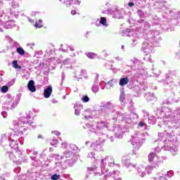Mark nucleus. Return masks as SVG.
Segmentation results:
<instances>
[{
    "instance_id": "1",
    "label": "nucleus",
    "mask_w": 180,
    "mask_h": 180,
    "mask_svg": "<svg viewBox=\"0 0 180 180\" xmlns=\"http://www.w3.org/2000/svg\"><path fill=\"white\" fill-rule=\"evenodd\" d=\"M155 112L158 119H162L158 124V127L165 129V134L158 133V141H161V139L165 137V146L162 148L178 151L180 143V108L172 112L171 108L162 106L157 108Z\"/></svg>"
},
{
    "instance_id": "2",
    "label": "nucleus",
    "mask_w": 180,
    "mask_h": 180,
    "mask_svg": "<svg viewBox=\"0 0 180 180\" xmlns=\"http://www.w3.org/2000/svg\"><path fill=\"white\" fill-rule=\"evenodd\" d=\"M108 127L109 122L106 121L97 122L96 123V129L95 126L91 124H86V127H84V129H89L90 131L94 133L96 136L100 137L99 141H96L90 146L92 150H96V151H102V146L101 144L104 143L106 139H109V135L108 134Z\"/></svg>"
},
{
    "instance_id": "3",
    "label": "nucleus",
    "mask_w": 180,
    "mask_h": 180,
    "mask_svg": "<svg viewBox=\"0 0 180 180\" xmlns=\"http://www.w3.org/2000/svg\"><path fill=\"white\" fill-rule=\"evenodd\" d=\"M145 41L142 44L141 49V51L147 56L151 53H154V47H157V44L161 43V36H160V31L153 30L148 31L146 37H143Z\"/></svg>"
},
{
    "instance_id": "4",
    "label": "nucleus",
    "mask_w": 180,
    "mask_h": 180,
    "mask_svg": "<svg viewBox=\"0 0 180 180\" xmlns=\"http://www.w3.org/2000/svg\"><path fill=\"white\" fill-rule=\"evenodd\" d=\"M23 130L17 129V131L9 134L8 137V141L10 148L15 151V154L18 155L19 158L22 157V152L19 150V144L21 146L23 144L22 142V136L23 134Z\"/></svg>"
},
{
    "instance_id": "5",
    "label": "nucleus",
    "mask_w": 180,
    "mask_h": 180,
    "mask_svg": "<svg viewBox=\"0 0 180 180\" xmlns=\"http://www.w3.org/2000/svg\"><path fill=\"white\" fill-rule=\"evenodd\" d=\"M137 119H139V115L136 112L128 114L127 112L122 113L117 111L111 117V121L112 123H120V122H124L125 123H128V124H136V123H137Z\"/></svg>"
},
{
    "instance_id": "6",
    "label": "nucleus",
    "mask_w": 180,
    "mask_h": 180,
    "mask_svg": "<svg viewBox=\"0 0 180 180\" xmlns=\"http://www.w3.org/2000/svg\"><path fill=\"white\" fill-rule=\"evenodd\" d=\"M32 116H30V112H25V115H22L20 118L13 121V124L15 129L18 130H23V133L27 130L26 126H28L30 128L36 129V123L30 121Z\"/></svg>"
},
{
    "instance_id": "7",
    "label": "nucleus",
    "mask_w": 180,
    "mask_h": 180,
    "mask_svg": "<svg viewBox=\"0 0 180 180\" xmlns=\"http://www.w3.org/2000/svg\"><path fill=\"white\" fill-rule=\"evenodd\" d=\"M116 108V105L113 103L112 101L109 102H103L101 105V116H104V117H108L109 116H111V118L112 116H115V111H113V109ZM110 118V120L112 119Z\"/></svg>"
},
{
    "instance_id": "8",
    "label": "nucleus",
    "mask_w": 180,
    "mask_h": 180,
    "mask_svg": "<svg viewBox=\"0 0 180 180\" xmlns=\"http://www.w3.org/2000/svg\"><path fill=\"white\" fill-rule=\"evenodd\" d=\"M106 165H108V167H114L115 165V160H113V158L106 156L105 158L101 160V175H104L103 176V180H107L108 176L109 175V169L106 168Z\"/></svg>"
},
{
    "instance_id": "9",
    "label": "nucleus",
    "mask_w": 180,
    "mask_h": 180,
    "mask_svg": "<svg viewBox=\"0 0 180 180\" xmlns=\"http://www.w3.org/2000/svg\"><path fill=\"white\" fill-rule=\"evenodd\" d=\"M166 13H163L162 19L157 16L153 17V26H159V27H161L162 30H167L168 32L169 30V27H168V21L166 22Z\"/></svg>"
},
{
    "instance_id": "10",
    "label": "nucleus",
    "mask_w": 180,
    "mask_h": 180,
    "mask_svg": "<svg viewBox=\"0 0 180 180\" xmlns=\"http://www.w3.org/2000/svg\"><path fill=\"white\" fill-rule=\"evenodd\" d=\"M138 23L139 24V27H138V32L141 33L140 37H141V36H143V37H147V34L148 33V32L152 31L150 30L151 27V24L144 20H140Z\"/></svg>"
},
{
    "instance_id": "11",
    "label": "nucleus",
    "mask_w": 180,
    "mask_h": 180,
    "mask_svg": "<svg viewBox=\"0 0 180 180\" xmlns=\"http://www.w3.org/2000/svg\"><path fill=\"white\" fill-rule=\"evenodd\" d=\"M105 12L109 15H112L114 19H123V10L118 8L116 6L109 8Z\"/></svg>"
},
{
    "instance_id": "12",
    "label": "nucleus",
    "mask_w": 180,
    "mask_h": 180,
    "mask_svg": "<svg viewBox=\"0 0 180 180\" xmlns=\"http://www.w3.org/2000/svg\"><path fill=\"white\" fill-rule=\"evenodd\" d=\"M131 144L134 148H139L141 147V144L144 143V139L143 138H140L138 134H136L135 136H131Z\"/></svg>"
},
{
    "instance_id": "13",
    "label": "nucleus",
    "mask_w": 180,
    "mask_h": 180,
    "mask_svg": "<svg viewBox=\"0 0 180 180\" xmlns=\"http://www.w3.org/2000/svg\"><path fill=\"white\" fill-rule=\"evenodd\" d=\"M112 131L115 133L116 139H122V137H123V134H124L123 127L120 124L114 126Z\"/></svg>"
},
{
    "instance_id": "14",
    "label": "nucleus",
    "mask_w": 180,
    "mask_h": 180,
    "mask_svg": "<svg viewBox=\"0 0 180 180\" xmlns=\"http://www.w3.org/2000/svg\"><path fill=\"white\" fill-rule=\"evenodd\" d=\"M155 2V6L160 11H167L168 6H167V0H153Z\"/></svg>"
},
{
    "instance_id": "15",
    "label": "nucleus",
    "mask_w": 180,
    "mask_h": 180,
    "mask_svg": "<svg viewBox=\"0 0 180 180\" xmlns=\"http://www.w3.org/2000/svg\"><path fill=\"white\" fill-rule=\"evenodd\" d=\"M174 176V171L169 170L167 172L166 174L164 176L160 174V173L157 174L156 176L153 178L155 180H168L167 178H172Z\"/></svg>"
},
{
    "instance_id": "16",
    "label": "nucleus",
    "mask_w": 180,
    "mask_h": 180,
    "mask_svg": "<svg viewBox=\"0 0 180 180\" xmlns=\"http://www.w3.org/2000/svg\"><path fill=\"white\" fill-rule=\"evenodd\" d=\"M60 2L62 4H64L67 8H70L72 4H75V5H81V1L80 0H59Z\"/></svg>"
},
{
    "instance_id": "17",
    "label": "nucleus",
    "mask_w": 180,
    "mask_h": 180,
    "mask_svg": "<svg viewBox=\"0 0 180 180\" xmlns=\"http://www.w3.org/2000/svg\"><path fill=\"white\" fill-rule=\"evenodd\" d=\"M5 99H7V108L8 109H15L18 105L15 103V101L12 102V96L11 94H7L5 97Z\"/></svg>"
},
{
    "instance_id": "18",
    "label": "nucleus",
    "mask_w": 180,
    "mask_h": 180,
    "mask_svg": "<svg viewBox=\"0 0 180 180\" xmlns=\"http://www.w3.org/2000/svg\"><path fill=\"white\" fill-rule=\"evenodd\" d=\"M165 78L167 81H170V79H174L175 77H176V70H169L167 73L165 75Z\"/></svg>"
},
{
    "instance_id": "19",
    "label": "nucleus",
    "mask_w": 180,
    "mask_h": 180,
    "mask_svg": "<svg viewBox=\"0 0 180 180\" xmlns=\"http://www.w3.org/2000/svg\"><path fill=\"white\" fill-rule=\"evenodd\" d=\"M51 94H53V87L51 86H47L44 90V98H47L51 96Z\"/></svg>"
},
{
    "instance_id": "20",
    "label": "nucleus",
    "mask_w": 180,
    "mask_h": 180,
    "mask_svg": "<svg viewBox=\"0 0 180 180\" xmlns=\"http://www.w3.org/2000/svg\"><path fill=\"white\" fill-rule=\"evenodd\" d=\"M145 98L148 102H155L157 101V98H155V95L153 93H148L145 96Z\"/></svg>"
},
{
    "instance_id": "21",
    "label": "nucleus",
    "mask_w": 180,
    "mask_h": 180,
    "mask_svg": "<svg viewBox=\"0 0 180 180\" xmlns=\"http://www.w3.org/2000/svg\"><path fill=\"white\" fill-rule=\"evenodd\" d=\"M27 89L30 92H36V86L34 85V80H30L27 83Z\"/></svg>"
},
{
    "instance_id": "22",
    "label": "nucleus",
    "mask_w": 180,
    "mask_h": 180,
    "mask_svg": "<svg viewBox=\"0 0 180 180\" xmlns=\"http://www.w3.org/2000/svg\"><path fill=\"white\" fill-rule=\"evenodd\" d=\"M131 61L133 63L134 67H137L135 68L134 70H140V68H141V65H143L141 61L136 58L131 59Z\"/></svg>"
},
{
    "instance_id": "23",
    "label": "nucleus",
    "mask_w": 180,
    "mask_h": 180,
    "mask_svg": "<svg viewBox=\"0 0 180 180\" xmlns=\"http://www.w3.org/2000/svg\"><path fill=\"white\" fill-rule=\"evenodd\" d=\"M120 102L121 105H124V103H126V95L124 94V88L121 89L120 90Z\"/></svg>"
},
{
    "instance_id": "24",
    "label": "nucleus",
    "mask_w": 180,
    "mask_h": 180,
    "mask_svg": "<svg viewBox=\"0 0 180 180\" xmlns=\"http://www.w3.org/2000/svg\"><path fill=\"white\" fill-rule=\"evenodd\" d=\"M137 172L139 176H141V178H144V176L146 175V168H144L143 166H139L137 168Z\"/></svg>"
},
{
    "instance_id": "25",
    "label": "nucleus",
    "mask_w": 180,
    "mask_h": 180,
    "mask_svg": "<svg viewBox=\"0 0 180 180\" xmlns=\"http://www.w3.org/2000/svg\"><path fill=\"white\" fill-rule=\"evenodd\" d=\"M122 34L127 37H131L132 36H134V30L131 29H127L122 32Z\"/></svg>"
},
{
    "instance_id": "26",
    "label": "nucleus",
    "mask_w": 180,
    "mask_h": 180,
    "mask_svg": "<svg viewBox=\"0 0 180 180\" xmlns=\"http://www.w3.org/2000/svg\"><path fill=\"white\" fill-rule=\"evenodd\" d=\"M4 26L5 29H13L16 26V24H15V21L13 20H8L5 22Z\"/></svg>"
},
{
    "instance_id": "27",
    "label": "nucleus",
    "mask_w": 180,
    "mask_h": 180,
    "mask_svg": "<svg viewBox=\"0 0 180 180\" xmlns=\"http://www.w3.org/2000/svg\"><path fill=\"white\" fill-rule=\"evenodd\" d=\"M9 13L12 18H15L18 19L19 17V10L18 9H10Z\"/></svg>"
},
{
    "instance_id": "28",
    "label": "nucleus",
    "mask_w": 180,
    "mask_h": 180,
    "mask_svg": "<svg viewBox=\"0 0 180 180\" xmlns=\"http://www.w3.org/2000/svg\"><path fill=\"white\" fill-rule=\"evenodd\" d=\"M133 91L135 92L136 94H134V96L136 98L140 97V95H141V89L139 86H134L133 87Z\"/></svg>"
},
{
    "instance_id": "29",
    "label": "nucleus",
    "mask_w": 180,
    "mask_h": 180,
    "mask_svg": "<svg viewBox=\"0 0 180 180\" xmlns=\"http://www.w3.org/2000/svg\"><path fill=\"white\" fill-rule=\"evenodd\" d=\"M129 77H122L120 81H119V84L120 85V86H124V85H127L129 84Z\"/></svg>"
},
{
    "instance_id": "30",
    "label": "nucleus",
    "mask_w": 180,
    "mask_h": 180,
    "mask_svg": "<svg viewBox=\"0 0 180 180\" xmlns=\"http://www.w3.org/2000/svg\"><path fill=\"white\" fill-rule=\"evenodd\" d=\"M157 159H158V156H157V155L155 154V153H150L148 155V161L149 162H154V160L155 161H158L157 160Z\"/></svg>"
},
{
    "instance_id": "31",
    "label": "nucleus",
    "mask_w": 180,
    "mask_h": 180,
    "mask_svg": "<svg viewBox=\"0 0 180 180\" xmlns=\"http://www.w3.org/2000/svg\"><path fill=\"white\" fill-rule=\"evenodd\" d=\"M91 91L94 94L99 92V83L94 82V84L91 86Z\"/></svg>"
},
{
    "instance_id": "32",
    "label": "nucleus",
    "mask_w": 180,
    "mask_h": 180,
    "mask_svg": "<svg viewBox=\"0 0 180 180\" xmlns=\"http://www.w3.org/2000/svg\"><path fill=\"white\" fill-rule=\"evenodd\" d=\"M163 144H164V146H162L161 148H160V147H156V148H154L155 151L156 153H160V150H163V151H171L172 153H176V151H178V150L174 151V150H167V149L162 148L165 146V140L163 141Z\"/></svg>"
},
{
    "instance_id": "33",
    "label": "nucleus",
    "mask_w": 180,
    "mask_h": 180,
    "mask_svg": "<svg viewBox=\"0 0 180 180\" xmlns=\"http://www.w3.org/2000/svg\"><path fill=\"white\" fill-rule=\"evenodd\" d=\"M158 160H159L158 161L155 160V165H154L155 168H157V167H160V165L162 164V160H167V157L162 156Z\"/></svg>"
},
{
    "instance_id": "34",
    "label": "nucleus",
    "mask_w": 180,
    "mask_h": 180,
    "mask_svg": "<svg viewBox=\"0 0 180 180\" xmlns=\"http://www.w3.org/2000/svg\"><path fill=\"white\" fill-rule=\"evenodd\" d=\"M113 82H116V79H112L108 82L105 83V89H110L113 86Z\"/></svg>"
},
{
    "instance_id": "35",
    "label": "nucleus",
    "mask_w": 180,
    "mask_h": 180,
    "mask_svg": "<svg viewBox=\"0 0 180 180\" xmlns=\"http://www.w3.org/2000/svg\"><path fill=\"white\" fill-rule=\"evenodd\" d=\"M6 155L8 157V158H10V160H11V161L13 162L16 161V156L13 153V152H7Z\"/></svg>"
},
{
    "instance_id": "36",
    "label": "nucleus",
    "mask_w": 180,
    "mask_h": 180,
    "mask_svg": "<svg viewBox=\"0 0 180 180\" xmlns=\"http://www.w3.org/2000/svg\"><path fill=\"white\" fill-rule=\"evenodd\" d=\"M64 157L65 158H72V157H74V152L71 150H66L64 153Z\"/></svg>"
},
{
    "instance_id": "37",
    "label": "nucleus",
    "mask_w": 180,
    "mask_h": 180,
    "mask_svg": "<svg viewBox=\"0 0 180 180\" xmlns=\"http://www.w3.org/2000/svg\"><path fill=\"white\" fill-rule=\"evenodd\" d=\"M161 75V70L157 68L153 69V77L157 78Z\"/></svg>"
},
{
    "instance_id": "38",
    "label": "nucleus",
    "mask_w": 180,
    "mask_h": 180,
    "mask_svg": "<svg viewBox=\"0 0 180 180\" xmlns=\"http://www.w3.org/2000/svg\"><path fill=\"white\" fill-rule=\"evenodd\" d=\"M95 111H93L91 114L84 115V118L86 120H89V119H95V117H98V116L95 115Z\"/></svg>"
},
{
    "instance_id": "39",
    "label": "nucleus",
    "mask_w": 180,
    "mask_h": 180,
    "mask_svg": "<svg viewBox=\"0 0 180 180\" xmlns=\"http://www.w3.org/2000/svg\"><path fill=\"white\" fill-rule=\"evenodd\" d=\"M136 13L141 19H146V18H147V16H146V13L141 10H138Z\"/></svg>"
},
{
    "instance_id": "40",
    "label": "nucleus",
    "mask_w": 180,
    "mask_h": 180,
    "mask_svg": "<svg viewBox=\"0 0 180 180\" xmlns=\"http://www.w3.org/2000/svg\"><path fill=\"white\" fill-rule=\"evenodd\" d=\"M148 122L149 124H155V123H157V118L155 116H150L148 118Z\"/></svg>"
},
{
    "instance_id": "41",
    "label": "nucleus",
    "mask_w": 180,
    "mask_h": 180,
    "mask_svg": "<svg viewBox=\"0 0 180 180\" xmlns=\"http://www.w3.org/2000/svg\"><path fill=\"white\" fill-rule=\"evenodd\" d=\"M99 23L105 27H108L109 25H108V22L106 21V18L104 17H101L99 21Z\"/></svg>"
},
{
    "instance_id": "42",
    "label": "nucleus",
    "mask_w": 180,
    "mask_h": 180,
    "mask_svg": "<svg viewBox=\"0 0 180 180\" xmlns=\"http://www.w3.org/2000/svg\"><path fill=\"white\" fill-rule=\"evenodd\" d=\"M20 99H22V94L19 93L16 95L14 103L18 106L19 105V102H20Z\"/></svg>"
},
{
    "instance_id": "43",
    "label": "nucleus",
    "mask_w": 180,
    "mask_h": 180,
    "mask_svg": "<svg viewBox=\"0 0 180 180\" xmlns=\"http://www.w3.org/2000/svg\"><path fill=\"white\" fill-rule=\"evenodd\" d=\"M172 82V85H174V86H180V77H177L174 81H170Z\"/></svg>"
},
{
    "instance_id": "44",
    "label": "nucleus",
    "mask_w": 180,
    "mask_h": 180,
    "mask_svg": "<svg viewBox=\"0 0 180 180\" xmlns=\"http://www.w3.org/2000/svg\"><path fill=\"white\" fill-rule=\"evenodd\" d=\"M16 51L20 56H25V49H23V48L19 46L16 49Z\"/></svg>"
},
{
    "instance_id": "45",
    "label": "nucleus",
    "mask_w": 180,
    "mask_h": 180,
    "mask_svg": "<svg viewBox=\"0 0 180 180\" xmlns=\"http://www.w3.org/2000/svg\"><path fill=\"white\" fill-rule=\"evenodd\" d=\"M122 164L127 168H136V165H133L131 163H126L125 162H124V160H122Z\"/></svg>"
},
{
    "instance_id": "46",
    "label": "nucleus",
    "mask_w": 180,
    "mask_h": 180,
    "mask_svg": "<svg viewBox=\"0 0 180 180\" xmlns=\"http://www.w3.org/2000/svg\"><path fill=\"white\" fill-rule=\"evenodd\" d=\"M86 57H88V58H91V59L96 58V53H95L89 52L86 53Z\"/></svg>"
},
{
    "instance_id": "47",
    "label": "nucleus",
    "mask_w": 180,
    "mask_h": 180,
    "mask_svg": "<svg viewBox=\"0 0 180 180\" xmlns=\"http://www.w3.org/2000/svg\"><path fill=\"white\" fill-rule=\"evenodd\" d=\"M13 68H18V70H22V66L18 64V60H13L12 61Z\"/></svg>"
},
{
    "instance_id": "48",
    "label": "nucleus",
    "mask_w": 180,
    "mask_h": 180,
    "mask_svg": "<svg viewBox=\"0 0 180 180\" xmlns=\"http://www.w3.org/2000/svg\"><path fill=\"white\" fill-rule=\"evenodd\" d=\"M87 158H91V160H96V157L95 153H94V152L89 153L87 155Z\"/></svg>"
},
{
    "instance_id": "49",
    "label": "nucleus",
    "mask_w": 180,
    "mask_h": 180,
    "mask_svg": "<svg viewBox=\"0 0 180 180\" xmlns=\"http://www.w3.org/2000/svg\"><path fill=\"white\" fill-rule=\"evenodd\" d=\"M8 91H9V87L7 85L1 87V92H2V94H6Z\"/></svg>"
},
{
    "instance_id": "50",
    "label": "nucleus",
    "mask_w": 180,
    "mask_h": 180,
    "mask_svg": "<svg viewBox=\"0 0 180 180\" xmlns=\"http://www.w3.org/2000/svg\"><path fill=\"white\" fill-rule=\"evenodd\" d=\"M81 101H82L84 103H88V102L90 101V98L87 95H84L81 98Z\"/></svg>"
},
{
    "instance_id": "51",
    "label": "nucleus",
    "mask_w": 180,
    "mask_h": 180,
    "mask_svg": "<svg viewBox=\"0 0 180 180\" xmlns=\"http://www.w3.org/2000/svg\"><path fill=\"white\" fill-rule=\"evenodd\" d=\"M43 23V21L41 20H39L38 22H36V23L34 25V27H38L39 29L43 27V25H41Z\"/></svg>"
},
{
    "instance_id": "52",
    "label": "nucleus",
    "mask_w": 180,
    "mask_h": 180,
    "mask_svg": "<svg viewBox=\"0 0 180 180\" xmlns=\"http://www.w3.org/2000/svg\"><path fill=\"white\" fill-rule=\"evenodd\" d=\"M15 82H16V79H13L12 80H11L7 83L6 86L8 88H11V86H13V85H15Z\"/></svg>"
},
{
    "instance_id": "53",
    "label": "nucleus",
    "mask_w": 180,
    "mask_h": 180,
    "mask_svg": "<svg viewBox=\"0 0 180 180\" xmlns=\"http://www.w3.org/2000/svg\"><path fill=\"white\" fill-rule=\"evenodd\" d=\"M11 9H18V8H19V3L16 2V1H13L11 3Z\"/></svg>"
},
{
    "instance_id": "54",
    "label": "nucleus",
    "mask_w": 180,
    "mask_h": 180,
    "mask_svg": "<svg viewBox=\"0 0 180 180\" xmlns=\"http://www.w3.org/2000/svg\"><path fill=\"white\" fill-rule=\"evenodd\" d=\"M63 65H71V59L66 58L63 61Z\"/></svg>"
},
{
    "instance_id": "55",
    "label": "nucleus",
    "mask_w": 180,
    "mask_h": 180,
    "mask_svg": "<svg viewBox=\"0 0 180 180\" xmlns=\"http://www.w3.org/2000/svg\"><path fill=\"white\" fill-rule=\"evenodd\" d=\"M60 178H61V176L57 174H54L51 176V180H58Z\"/></svg>"
},
{
    "instance_id": "56",
    "label": "nucleus",
    "mask_w": 180,
    "mask_h": 180,
    "mask_svg": "<svg viewBox=\"0 0 180 180\" xmlns=\"http://www.w3.org/2000/svg\"><path fill=\"white\" fill-rule=\"evenodd\" d=\"M69 148L73 151H78V148L75 144H69Z\"/></svg>"
},
{
    "instance_id": "57",
    "label": "nucleus",
    "mask_w": 180,
    "mask_h": 180,
    "mask_svg": "<svg viewBox=\"0 0 180 180\" xmlns=\"http://www.w3.org/2000/svg\"><path fill=\"white\" fill-rule=\"evenodd\" d=\"M61 148H65V149L70 148V144H68V143H67L65 141L61 143Z\"/></svg>"
},
{
    "instance_id": "58",
    "label": "nucleus",
    "mask_w": 180,
    "mask_h": 180,
    "mask_svg": "<svg viewBox=\"0 0 180 180\" xmlns=\"http://www.w3.org/2000/svg\"><path fill=\"white\" fill-rule=\"evenodd\" d=\"M153 169H154V167H153V166H148L146 167L147 174H151V172H153Z\"/></svg>"
},
{
    "instance_id": "59",
    "label": "nucleus",
    "mask_w": 180,
    "mask_h": 180,
    "mask_svg": "<svg viewBox=\"0 0 180 180\" xmlns=\"http://www.w3.org/2000/svg\"><path fill=\"white\" fill-rule=\"evenodd\" d=\"M57 144H58V141L57 139H52L51 141V145L53 147H56Z\"/></svg>"
},
{
    "instance_id": "60",
    "label": "nucleus",
    "mask_w": 180,
    "mask_h": 180,
    "mask_svg": "<svg viewBox=\"0 0 180 180\" xmlns=\"http://www.w3.org/2000/svg\"><path fill=\"white\" fill-rule=\"evenodd\" d=\"M8 137H9V136H8V134H6L1 135V141H8Z\"/></svg>"
},
{
    "instance_id": "61",
    "label": "nucleus",
    "mask_w": 180,
    "mask_h": 180,
    "mask_svg": "<svg viewBox=\"0 0 180 180\" xmlns=\"http://www.w3.org/2000/svg\"><path fill=\"white\" fill-rule=\"evenodd\" d=\"M4 29H5V24L0 20V32L1 33L4 32Z\"/></svg>"
},
{
    "instance_id": "62",
    "label": "nucleus",
    "mask_w": 180,
    "mask_h": 180,
    "mask_svg": "<svg viewBox=\"0 0 180 180\" xmlns=\"http://www.w3.org/2000/svg\"><path fill=\"white\" fill-rule=\"evenodd\" d=\"M179 101H180V98L178 97V98H172L171 102H172V103H178V102H179Z\"/></svg>"
},
{
    "instance_id": "63",
    "label": "nucleus",
    "mask_w": 180,
    "mask_h": 180,
    "mask_svg": "<svg viewBox=\"0 0 180 180\" xmlns=\"http://www.w3.org/2000/svg\"><path fill=\"white\" fill-rule=\"evenodd\" d=\"M139 127H144V129H146V127H147V124H146V122L141 121L139 124Z\"/></svg>"
},
{
    "instance_id": "64",
    "label": "nucleus",
    "mask_w": 180,
    "mask_h": 180,
    "mask_svg": "<svg viewBox=\"0 0 180 180\" xmlns=\"http://www.w3.org/2000/svg\"><path fill=\"white\" fill-rule=\"evenodd\" d=\"M106 51V49H104L101 51V54L103 56V57H108V56H109Z\"/></svg>"
}]
</instances>
